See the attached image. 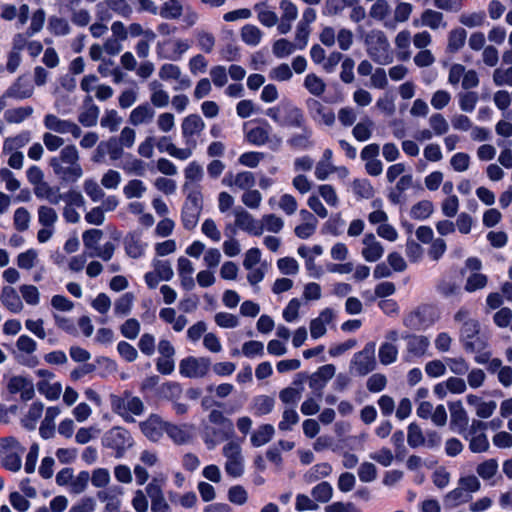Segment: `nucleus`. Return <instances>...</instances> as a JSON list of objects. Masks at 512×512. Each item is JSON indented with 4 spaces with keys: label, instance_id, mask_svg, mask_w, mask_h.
<instances>
[{
    "label": "nucleus",
    "instance_id": "nucleus-1",
    "mask_svg": "<svg viewBox=\"0 0 512 512\" xmlns=\"http://www.w3.org/2000/svg\"><path fill=\"white\" fill-rule=\"evenodd\" d=\"M53 173L64 182H76L83 176L80 155L74 144L64 146L58 155L49 160Z\"/></svg>",
    "mask_w": 512,
    "mask_h": 512
},
{
    "label": "nucleus",
    "instance_id": "nucleus-2",
    "mask_svg": "<svg viewBox=\"0 0 512 512\" xmlns=\"http://www.w3.org/2000/svg\"><path fill=\"white\" fill-rule=\"evenodd\" d=\"M211 424L217 427L205 426L203 440L208 449H213L218 443L230 439L234 435V425L231 419L222 411L213 409L208 415Z\"/></svg>",
    "mask_w": 512,
    "mask_h": 512
},
{
    "label": "nucleus",
    "instance_id": "nucleus-3",
    "mask_svg": "<svg viewBox=\"0 0 512 512\" xmlns=\"http://www.w3.org/2000/svg\"><path fill=\"white\" fill-rule=\"evenodd\" d=\"M364 43L368 56L377 64L387 65L392 63L393 55L391 52L388 38L381 30H371L365 36Z\"/></svg>",
    "mask_w": 512,
    "mask_h": 512
},
{
    "label": "nucleus",
    "instance_id": "nucleus-4",
    "mask_svg": "<svg viewBox=\"0 0 512 512\" xmlns=\"http://www.w3.org/2000/svg\"><path fill=\"white\" fill-rule=\"evenodd\" d=\"M111 408L125 422H134V416H141L145 410L143 401L129 391H124L122 395H112Z\"/></svg>",
    "mask_w": 512,
    "mask_h": 512
},
{
    "label": "nucleus",
    "instance_id": "nucleus-5",
    "mask_svg": "<svg viewBox=\"0 0 512 512\" xmlns=\"http://www.w3.org/2000/svg\"><path fill=\"white\" fill-rule=\"evenodd\" d=\"M25 447L13 437L0 440V459L2 466L13 473L19 472L22 467V456Z\"/></svg>",
    "mask_w": 512,
    "mask_h": 512
},
{
    "label": "nucleus",
    "instance_id": "nucleus-6",
    "mask_svg": "<svg viewBox=\"0 0 512 512\" xmlns=\"http://www.w3.org/2000/svg\"><path fill=\"white\" fill-rule=\"evenodd\" d=\"M101 443L103 447L112 450L116 458H122L132 447L133 438L128 430L115 426L104 433Z\"/></svg>",
    "mask_w": 512,
    "mask_h": 512
},
{
    "label": "nucleus",
    "instance_id": "nucleus-7",
    "mask_svg": "<svg viewBox=\"0 0 512 512\" xmlns=\"http://www.w3.org/2000/svg\"><path fill=\"white\" fill-rule=\"evenodd\" d=\"M222 454L225 457V472L233 477H241L244 473V457L240 444L230 441L224 445Z\"/></svg>",
    "mask_w": 512,
    "mask_h": 512
},
{
    "label": "nucleus",
    "instance_id": "nucleus-8",
    "mask_svg": "<svg viewBox=\"0 0 512 512\" xmlns=\"http://www.w3.org/2000/svg\"><path fill=\"white\" fill-rule=\"evenodd\" d=\"M375 348L374 342L366 343L361 351L354 354L350 369L360 376H365L375 370L377 365Z\"/></svg>",
    "mask_w": 512,
    "mask_h": 512
},
{
    "label": "nucleus",
    "instance_id": "nucleus-9",
    "mask_svg": "<svg viewBox=\"0 0 512 512\" xmlns=\"http://www.w3.org/2000/svg\"><path fill=\"white\" fill-rule=\"evenodd\" d=\"M272 127L266 121H263L262 126H257L250 129L246 133L247 140L256 146L269 145V148L273 151L280 149L282 145V138L276 134H271Z\"/></svg>",
    "mask_w": 512,
    "mask_h": 512
},
{
    "label": "nucleus",
    "instance_id": "nucleus-10",
    "mask_svg": "<svg viewBox=\"0 0 512 512\" xmlns=\"http://www.w3.org/2000/svg\"><path fill=\"white\" fill-rule=\"evenodd\" d=\"M480 326L477 320H465L461 328V339L464 347L470 352H480L486 347V342L479 336Z\"/></svg>",
    "mask_w": 512,
    "mask_h": 512
},
{
    "label": "nucleus",
    "instance_id": "nucleus-11",
    "mask_svg": "<svg viewBox=\"0 0 512 512\" xmlns=\"http://www.w3.org/2000/svg\"><path fill=\"white\" fill-rule=\"evenodd\" d=\"M190 49L187 39L171 38L158 42L156 46L157 56L160 59L179 60Z\"/></svg>",
    "mask_w": 512,
    "mask_h": 512
},
{
    "label": "nucleus",
    "instance_id": "nucleus-12",
    "mask_svg": "<svg viewBox=\"0 0 512 512\" xmlns=\"http://www.w3.org/2000/svg\"><path fill=\"white\" fill-rule=\"evenodd\" d=\"M44 127L52 133L71 134L73 138L82 135V129L76 122L69 119H61L55 114H46L43 119Z\"/></svg>",
    "mask_w": 512,
    "mask_h": 512
},
{
    "label": "nucleus",
    "instance_id": "nucleus-13",
    "mask_svg": "<svg viewBox=\"0 0 512 512\" xmlns=\"http://www.w3.org/2000/svg\"><path fill=\"white\" fill-rule=\"evenodd\" d=\"M210 366L209 358L189 356L180 361L179 372L187 378H202L208 373Z\"/></svg>",
    "mask_w": 512,
    "mask_h": 512
},
{
    "label": "nucleus",
    "instance_id": "nucleus-14",
    "mask_svg": "<svg viewBox=\"0 0 512 512\" xmlns=\"http://www.w3.org/2000/svg\"><path fill=\"white\" fill-rule=\"evenodd\" d=\"M434 321L433 310L428 306H420L404 317L403 324L411 330H422L431 326Z\"/></svg>",
    "mask_w": 512,
    "mask_h": 512
},
{
    "label": "nucleus",
    "instance_id": "nucleus-15",
    "mask_svg": "<svg viewBox=\"0 0 512 512\" xmlns=\"http://www.w3.org/2000/svg\"><path fill=\"white\" fill-rule=\"evenodd\" d=\"M159 78L163 81L175 80L177 85L174 87L175 91L187 90L191 87V79L182 73L178 65L172 63H165L159 68Z\"/></svg>",
    "mask_w": 512,
    "mask_h": 512
},
{
    "label": "nucleus",
    "instance_id": "nucleus-16",
    "mask_svg": "<svg viewBox=\"0 0 512 512\" xmlns=\"http://www.w3.org/2000/svg\"><path fill=\"white\" fill-rule=\"evenodd\" d=\"M144 436L152 442H159L164 432L166 433L167 421L157 414H150L148 418L139 423Z\"/></svg>",
    "mask_w": 512,
    "mask_h": 512
},
{
    "label": "nucleus",
    "instance_id": "nucleus-17",
    "mask_svg": "<svg viewBox=\"0 0 512 512\" xmlns=\"http://www.w3.org/2000/svg\"><path fill=\"white\" fill-rule=\"evenodd\" d=\"M233 214L235 216V225L239 229L254 236L263 234V225H261L260 220L255 219L248 211L242 207H237L234 209Z\"/></svg>",
    "mask_w": 512,
    "mask_h": 512
},
{
    "label": "nucleus",
    "instance_id": "nucleus-18",
    "mask_svg": "<svg viewBox=\"0 0 512 512\" xmlns=\"http://www.w3.org/2000/svg\"><path fill=\"white\" fill-rule=\"evenodd\" d=\"M306 107L310 117L318 123L332 126L335 122V114L329 107L324 106L320 101L309 98L306 100Z\"/></svg>",
    "mask_w": 512,
    "mask_h": 512
},
{
    "label": "nucleus",
    "instance_id": "nucleus-19",
    "mask_svg": "<svg viewBox=\"0 0 512 512\" xmlns=\"http://www.w3.org/2000/svg\"><path fill=\"white\" fill-rule=\"evenodd\" d=\"M406 340V360L419 358L426 354L430 341L423 335L408 334L402 337Z\"/></svg>",
    "mask_w": 512,
    "mask_h": 512
},
{
    "label": "nucleus",
    "instance_id": "nucleus-20",
    "mask_svg": "<svg viewBox=\"0 0 512 512\" xmlns=\"http://www.w3.org/2000/svg\"><path fill=\"white\" fill-rule=\"evenodd\" d=\"M166 434L176 445H184L192 441L194 425L189 423L176 425L167 422Z\"/></svg>",
    "mask_w": 512,
    "mask_h": 512
},
{
    "label": "nucleus",
    "instance_id": "nucleus-21",
    "mask_svg": "<svg viewBox=\"0 0 512 512\" xmlns=\"http://www.w3.org/2000/svg\"><path fill=\"white\" fill-rule=\"evenodd\" d=\"M413 24L415 26L420 25L427 27L433 31L447 28V22L444 19V14L431 8L425 9L421 13L420 19L414 20Z\"/></svg>",
    "mask_w": 512,
    "mask_h": 512
},
{
    "label": "nucleus",
    "instance_id": "nucleus-22",
    "mask_svg": "<svg viewBox=\"0 0 512 512\" xmlns=\"http://www.w3.org/2000/svg\"><path fill=\"white\" fill-rule=\"evenodd\" d=\"M362 244L361 255L367 262H376L383 256L384 247L373 233L365 234Z\"/></svg>",
    "mask_w": 512,
    "mask_h": 512
},
{
    "label": "nucleus",
    "instance_id": "nucleus-23",
    "mask_svg": "<svg viewBox=\"0 0 512 512\" xmlns=\"http://www.w3.org/2000/svg\"><path fill=\"white\" fill-rule=\"evenodd\" d=\"M100 114L99 107L93 102L91 96H86L83 101L82 110L78 115V122L84 127L96 126Z\"/></svg>",
    "mask_w": 512,
    "mask_h": 512
},
{
    "label": "nucleus",
    "instance_id": "nucleus-24",
    "mask_svg": "<svg viewBox=\"0 0 512 512\" xmlns=\"http://www.w3.org/2000/svg\"><path fill=\"white\" fill-rule=\"evenodd\" d=\"M17 349L26 354L21 360V363L28 366L34 367L38 364V358L33 356V353L37 350L36 341L28 335H21L16 341Z\"/></svg>",
    "mask_w": 512,
    "mask_h": 512
},
{
    "label": "nucleus",
    "instance_id": "nucleus-25",
    "mask_svg": "<svg viewBox=\"0 0 512 512\" xmlns=\"http://www.w3.org/2000/svg\"><path fill=\"white\" fill-rule=\"evenodd\" d=\"M256 183L255 176L250 171H242L234 175L233 173H228L222 179V184L228 187H237L241 190H248L254 187Z\"/></svg>",
    "mask_w": 512,
    "mask_h": 512
},
{
    "label": "nucleus",
    "instance_id": "nucleus-26",
    "mask_svg": "<svg viewBox=\"0 0 512 512\" xmlns=\"http://www.w3.org/2000/svg\"><path fill=\"white\" fill-rule=\"evenodd\" d=\"M34 88L24 77H18L16 81L4 92L6 98L22 100L30 98L33 95Z\"/></svg>",
    "mask_w": 512,
    "mask_h": 512
},
{
    "label": "nucleus",
    "instance_id": "nucleus-27",
    "mask_svg": "<svg viewBox=\"0 0 512 512\" xmlns=\"http://www.w3.org/2000/svg\"><path fill=\"white\" fill-rule=\"evenodd\" d=\"M155 117V110L149 103H142L129 114L128 121L133 126L150 124Z\"/></svg>",
    "mask_w": 512,
    "mask_h": 512
},
{
    "label": "nucleus",
    "instance_id": "nucleus-28",
    "mask_svg": "<svg viewBox=\"0 0 512 512\" xmlns=\"http://www.w3.org/2000/svg\"><path fill=\"white\" fill-rule=\"evenodd\" d=\"M302 111L290 102L283 103V116L280 126L302 128L304 125Z\"/></svg>",
    "mask_w": 512,
    "mask_h": 512
},
{
    "label": "nucleus",
    "instance_id": "nucleus-29",
    "mask_svg": "<svg viewBox=\"0 0 512 512\" xmlns=\"http://www.w3.org/2000/svg\"><path fill=\"white\" fill-rule=\"evenodd\" d=\"M181 128L186 143L190 144L193 141L190 138L199 135L204 130L205 123L199 115L191 114L184 118Z\"/></svg>",
    "mask_w": 512,
    "mask_h": 512
},
{
    "label": "nucleus",
    "instance_id": "nucleus-30",
    "mask_svg": "<svg viewBox=\"0 0 512 512\" xmlns=\"http://www.w3.org/2000/svg\"><path fill=\"white\" fill-rule=\"evenodd\" d=\"M61 414L58 406H51L46 409L44 419L39 427V434L43 439H50L55 434V419Z\"/></svg>",
    "mask_w": 512,
    "mask_h": 512
},
{
    "label": "nucleus",
    "instance_id": "nucleus-31",
    "mask_svg": "<svg viewBox=\"0 0 512 512\" xmlns=\"http://www.w3.org/2000/svg\"><path fill=\"white\" fill-rule=\"evenodd\" d=\"M450 426L458 433H463L468 426V415L460 401L450 405Z\"/></svg>",
    "mask_w": 512,
    "mask_h": 512
},
{
    "label": "nucleus",
    "instance_id": "nucleus-32",
    "mask_svg": "<svg viewBox=\"0 0 512 512\" xmlns=\"http://www.w3.org/2000/svg\"><path fill=\"white\" fill-rule=\"evenodd\" d=\"M335 317L334 311L326 308L321 311L319 316L310 322L311 337L317 339L326 333V325L331 323Z\"/></svg>",
    "mask_w": 512,
    "mask_h": 512
},
{
    "label": "nucleus",
    "instance_id": "nucleus-33",
    "mask_svg": "<svg viewBox=\"0 0 512 512\" xmlns=\"http://www.w3.org/2000/svg\"><path fill=\"white\" fill-rule=\"evenodd\" d=\"M0 301L12 313H20L23 308V302L17 291L11 286H4L1 290Z\"/></svg>",
    "mask_w": 512,
    "mask_h": 512
},
{
    "label": "nucleus",
    "instance_id": "nucleus-34",
    "mask_svg": "<svg viewBox=\"0 0 512 512\" xmlns=\"http://www.w3.org/2000/svg\"><path fill=\"white\" fill-rule=\"evenodd\" d=\"M150 91V105L156 108H164L170 102V96L164 89L163 84L158 80H153L148 84Z\"/></svg>",
    "mask_w": 512,
    "mask_h": 512
},
{
    "label": "nucleus",
    "instance_id": "nucleus-35",
    "mask_svg": "<svg viewBox=\"0 0 512 512\" xmlns=\"http://www.w3.org/2000/svg\"><path fill=\"white\" fill-rule=\"evenodd\" d=\"M33 193L39 200H46L52 205H57L63 200V195L58 187L51 186L48 182H44L33 188Z\"/></svg>",
    "mask_w": 512,
    "mask_h": 512
},
{
    "label": "nucleus",
    "instance_id": "nucleus-36",
    "mask_svg": "<svg viewBox=\"0 0 512 512\" xmlns=\"http://www.w3.org/2000/svg\"><path fill=\"white\" fill-rule=\"evenodd\" d=\"M31 141V132L28 130L21 131L19 134L7 137L3 141L2 153H10L18 151Z\"/></svg>",
    "mask_w": 512,
    "mask_h": 512
},
{
    "label": "nucleus",
    "instance_id": "nucleus-37",
    "mask_svg": "<svg viewBox=\"0 0 512 512\" xmlns=\"http://www.w3.org/2000/svg\"><path fill=\"white\" fill-rule=\"evenodd\" d=\"M184 8L182 0H167L161 5L159 15L163 19H179L183 16Z\"/></svg>",
    "mask_w": 512,
    "mask_h": 512
},
{
    "label": "nucleus",
    "instance_id": "nucleus-38",
    "mask_svg": "<svg viewBox=\"0 0 512 512\" xmlns=\"http://www.w3.org/2000/svg\"><path fill=\"white\" fill-rule=\"evenodd\" d=\"M413 11V5L408 2H400L395 6L393 19L385 22L386 28L394 29L396 23H404L408 21Z\"/></svg>",
    "mask_w": 512,
    "mask_h": 512
},
{
    "label": "nucleus",
    "instance_id": "nucleus-39",
    "mask_svg": "<svg viewBox=\"0 0 512 512\" xmlns=\"http://www.w3.org/2000/svg\"><path fill=\"white\" fill-rule=\"evenodd\" d=\"M99 501L105 503V512H119L121 501L117 496L116 488L100 490L97 492Z\"/></svg>",
    "mask_w": 512,
    "mask_h": 512
},
{
    "label": "nucleus",
    "instance_id": "nucleus-40",
    "mask_svg": "<svg viewBox=\"0 0 512 512\" xmlns=\"http://www.w3.org/2000/svg\"><path fill=\"white\" fill-rule=\"evenodd\" d=\"M391 6L387 0H376L369 9V16L379 22L389 21Z\"/></svg>",
    "mask_w": 512,
    "mask_h": 512
},
{
    "label": "nucleus",
    "instance_id": "nucleus-41",
    "mask_svg": "<svg viewBox=\"0 0 512 512\" xmlns=\"http://www.w3.org/2000/svg\"><path fill=\"white\" fill-rule=\"evenodd\" d=\"M332 473V466L329 463H319L312 466L305 474L304 480L311 484L320 479L328 477Z\"/></svg>",
    "mask_w": 512,
    "mask_h": 512
},
{
    "label": "nucleus",
    "instance_id": "nucleus-42",
    "mask_svg": "<svg viewBox=\"0 0 512 512\" xmlns=\"http://www.w3.org/2000/svg\"><path fill=\"white\" fill-rule=\"evenodd\" d=\"M125 251L132 258H139L144 254L146 245L142 243L140 237L135 234H129L124 240Z\"/></svg>",
    "mask_w": 512,
    "mask_h": 512
},
{
    "label": "nucleus",
    "instance_id": "nucleus-43",
    "mask_svg": "<svg viewBox=\"0 0 512 512\" xmlns=\"http://www.w3.org/2000/svg\"><path fill=\"white\" fill-rule=\"evenodd\" d=\"M36 387L40 394L51 401L58 400L62 393V385L60 382L51 383V381H38Z\"/></svg>",
    "mask_w": 512,
    "mask_h": 512
},
{
    "label": "nucleus",
    "instance_id": "nucleus-44",
    "mask_svg": "<svg viewBox=\"0 0 512 512\" xmlns=\"http://www.w3.org/2000/svg\"><path fill=\"white\" fill-rule=\"evenodd\" d=\"M472 499V495L468 494L461 486L448 492L444 498V503L449 507H457L461 504L468 503Z\"/></svg>",
    "mask_w": 512,
    "mask_h": 512
},
{
    "label": "nucleus",
    "instance_id": "nucleus-45",
    "mask_svg": "<svg viewBox=\"0 0 512 512\" xmlns=\"http://www.w3.org/2000/svg\"><path fill=\"white\" fill-rule=\"evenodd\" d=\"M467 32L463 28L452 29L448 34L447 51L458 52L465 44Z\"/></svg>",
    "mask_w": 512,
    "mask_h": 512
},
{
    "label": "nucleus",
    "instance_id": "nucleus-46",
    "mask_svg": "<svg viewBox=\"0 0 512 512\" xmlns=\"http://www.w3.org/2000/svg\"><path fill=\"white\" fill-rule=\"evenodd\" d=\"M303 85L310 94L316 97L322 96L326 91L325 82L314 73H309L305 76Z\"/></svg>",
    "mask_w": 512,
    "mask_h": 512
},
{
    "label": "nucleus",
    "instance_id": "nucleus-47",
    "mask_svg": "<svg viewBox=\"0 0 512 512\" xmlns=\"http://www.w3.org/2000/svg\"><path fill=\"white\" fill-rule=\"evenodd\" d=\"M33 111L31 106L12 108L5 111L4 118L10 124H19L29 118Z\"/></svg>",
    "mask_w": 512,
    "mask_h": 512
},
{
    "label": "nucleus",
    "instance_id": "nucleus-48",
    "mask_svg": "<svg viewBox=\"0 0 512 512\" xmlns=\"http://www.w3.org/2000/svg\"><path fill=\"white\" fill-rule=\"evenodd\" d=\"M240 36L245 44L257 46L261 42L263 33L257 26L246 24L241 28Z\"/></svg>",
    "mask_w": 512,
    "mask_h": 512
},
{
    "label": "nucleus",
    "instance_id": "nucleus-49",
    "mask_svg": "<svg viewBox=\"0 0 512 512\" xmlns=\"http://www.w3.org/2000/svg\"><path fill=\"white\" fill-rule=\"evenodd\" d=\"M275 429L271 424L261 425L251 436V443L255 447H260L268 443L273 435Z\"/></svg>",
    "mask_w": 512,
    "mask_h": 512
},
{
    "label": "nucleus",
    "instance_id": "nucleus-50",
    "mask_svg": "<svg viewBox=\"0 0 512 512\" xmlns=\"http://www.w3.org/2000/svg\"><path fill=\"white\" fill-rule=\"evenodd\" d=\"M195 38L197 46L201 51L207 54L213 51L216 44V38L213 33L200 29L195 32Z\"/></svg>",
    "mask_w": 512,
    "mask_h": 512
},
{
    "label": "nucleus",
    "instance_id": "nucleus-51",
    "mask_svg": "<svg viewBox=\"0 0 512 512\" xmlns=\"http://www.w3.org/2000/svg\"><path fill=\"white\" fill-rule=\"evenodd\" d=\"M302 132L299 134H294L289 140L288 144L295 149H307L312 146V142L310 140L312 131L303 125L301 128Z\"/></svg>",
    "mask_w": 512,
    "mask_h": 512
},
{
    "label": "nucleus",
    "instance_id": "nucleus-52",
    "mask_svg": "<svg viewBox=\"0 0 512 512\" xmlns=\"http://www.w3.org/2000/svg\"><path fill=\"white\" fill-rule=\"evenodd\" d=\"M122 122V117L115 109H108L105 110L104 115L101 118L100 125L102 128L108 129L110 132H116Z\"/></svg>",
    "mask_w": 512,
    "mask_h": 512
},
{
    "label": "nucleus",
    "instance_id": "nucleus-53",
    "mask_svg": "<svg viewBox=\"0 0 512 512\" xmlns=\"http://www.w3.org/2000/svg\"><path fill=\"white\" fill-rule=\"evenodd\" d=\"M378 357L382 365H390L396 362L398 357L396 344L383 342L379 347Z\"/></svg>",
    "mask_w": 512,
    "mask_h": 512
},
{
    "label": "nucleus",
    "instance_id": "nucleus-54",
    "mask_svg": "<svg viewBox=\"0 0 512 512\" xmlns=\"http://www.w3.org/2000/svg\"><path fill=\"white\" fill-rule=\"evenodd\" d=\"M311 495L315 501L320 503H327L333 497V487L329 482H320L312 488Z\"/></svg>",
    "mask_w": 512,
    "mask_h": 512
},
{
    "label": "nucleus",
    "instance_id": "nucleus-55",
    "mask_svg": "<svg viewBox=\"0 0 512 512\" xmlns=\"http://www.w3.org/2000/svg\"><path fill=\"white\" fill-rule=\"evenodd\" d=\"M373 126L374 123L371 119L364 118L354 126L352 134L354 138L360 142L367 141L372 135Z\"/></svg>",
    "mask_w": 512,
    "mask_h": 512
},
{
    "label": "nucleus",
    "instance_id": "nucleus-56",
    "mask_svg": "<svg viewBox=\"0 0 512 512\" xmlns=\"http://www.w3.org/2000/svg\"><path fill=\"white\" fill-rule=\"evenodd\" d=\"M37 216L41 226L54 227L58 220L56 210L48 205H40L37 209Z\"/></svg>",
    "mask_w": 512,
    "mask_h": 512
},
{
    "label": "nucleus",
    "instance_id": "nucleus-57",
    "mask_svg": "<svg viewBox=\"0 0 512 512\" xmlns=\"http://www.w3.org/2000/svg\"><path fill=\"white\" fill-rule=\"evenodd\" d=\"M434 211V205L429 200H422L416 204H414L411 208L410 215L412 218L417 220H425Z\"/></svg>",
    "mask_w": 512,
    "mask_h": 512
},
{
    "label": "nucleus",
    "instance_id": "nucleus-58",
    "mask_svg": "<svg viewBox=\"0 0 512 512\" xmlns=\"http://www.w3.org/2000/svg\"><path fill=\"white\" fill-rule=\"evenodd\" d=\"M352 189L354 194L361 199H370L374 196V188L367 179H355Z\"/></svg>",
    "mask_w": 512,
    "mask_h": 512
},
{
    "label": "nucleus",
    "instance_id": "nucleus-59",
    "mask_svg": "<svg viewBox=\"0 0 512 512\" xmlns=\"http://www.w3.org/2000/svg\"><path fill=\"white\" fill-rule=\"evenodd\" d=\"M201 213V209H198L197 207H191L184 204L183 210H182V223L185 229L192 230L196 227L199 216Z\"/></svg>",
    "mask_w": 512,
    "mask_h": 512
},
{
    "label": "nucleus",
    "instance_id": "nucleus-60",
    "mask_svg": "<svg viewBox=\"0 0 512 512\" xmlns=\"http://www.w3.org/2000/svg\"><path fill=\"white\" fill-rule=\"evenodd\" d=\"M255 11L258 13V20L261 24L267 27H272L277 24L278 16L275 12L266 9L265 3H258L254 6Z\"/></svg>",
    "mask_w": 512,
    "mask_h": 512
},
{
    "label": "nucleus",
    "instance_id": "nucleus-61",
    "mask_svg": "<svg viewBox=\"0 0 512 512\" xmlns=\"http://www.w3.org/2000/svg\"><path fill=\"white\" fill-rule=\"evenodd\" d=\"M486 19V14L484 11L472 12V13H462L459 16V22L468 27L475 28L480 27L484 24Z\"/></svg>",
    "mask_w": 512,
    "mask_h": 512
},
{
    "label": "nucleus",
    "instance_id": "nucleus-62",
    "mask_svg": "<svg viewBox=\"0 0 512 512\" xmlns=\"http://www.w3.org/2000/svg\"><path fill=\"white\" fill-rule=\"evenodd\" d=\"M469 440V449L473 453H483L488 451L490 444L485 433H479L473 436H465Z\"/></svg>",
    "mask_w": 512,
    "mask_h": 512
},
{
    "label": "nucleus",
    "instance_id": "nucleus-63",
    "mask_svg": "<svg viewBox=\"0 0 512 512\" xmlns=\"http://www.w3.org/2000/svg\"><path fill=\"white\" fill-rule=\"evenodd\" d=\"M31 214L25 207H19L15 210L13 216V225L17 231H26L29 228Z\"/></svg>",
    "mask_w": 512,
    "mask_h": 512
},
{
    "label": "nucleus",
    "instance_id": "nucleus-64",
    "mask_svg": "<svg viewBox=\"0 0 512 512\" xmlns=\"http://www.w3.org/2000/svg\"><path fill=\"white\" fill-rule=\"evenodd\" d=\"M260 223L263 225V231L271 233H279L284 227L283 219L275 214L263 215Z\"/></svg>",
    "mask_w": 512,
    "mask_h": 512
}]
</instances>
